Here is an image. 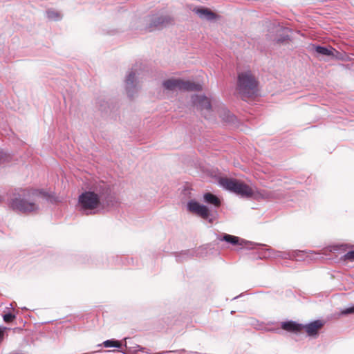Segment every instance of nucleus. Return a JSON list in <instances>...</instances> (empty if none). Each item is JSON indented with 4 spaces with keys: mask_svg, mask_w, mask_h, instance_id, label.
Instances as JSON below:
<instances>
[{
    "mask_svg": "<svg viewBox=\"0 0 354 354\" xmlns=\"http://www.w3.org/2000/svg\"><path fill=\"white\" fill-rule=\"evenodd\" d=\"M6 329V327H0V343L3 340L4 333Z\"/></svg>",
    "mask_w": 354,
    "mask_h": 354,
    "instance_id": "26",
    "label": "nucleus"
},
{
    "mask_svg": "<svg viewBox=\"0 0 354 354\" xmlns=\"http://www.w3.org/2000/svg\"><path fill=\"white\" fill-rule=\"evenodd\" d=\"M334 250H337V246L334 247Z\"/></svg>",
    "mask_w": 354,
    "mask_h": 354,
    "instance_id": "32",
    "label": "nucleus"
},
{
    "mask_svg": "<svg viewBox=\"0 0 354 354\" xmlns=\"http://www.w3.org/2000/svg\"><path fill=\"white\" fill-rule=\"evenodd\" d=\"M113 197L109 184L103 180H93L86 190L78 196L77 209L85 215H92L109 207Z\"/></svg>",
    "mask_w": 354,
    "mask_h": 354,
    "instance_id": "1",
    "label": "nucleus"
},
{
    "mask_svg": "<svg viewBox=\"0 0 354 354\" xmlns=\"http://www.w3.org/2000/svg\"><path fill=\"white\" fill-rule=\"evenodd\" d=\"M270 250H273V249L271 248H266V249L262 248L259 252V258L260 259L272 258V255L271 254L270 252H269Z\"/></svg>",
    "mask_w": 354,
    "mask_h": 354,
    "instance_id": "20",
    "label": "nucleus"
},
{
    "mask_svg": "<svg viewBox=\"0 0 354 354\" xmlns=\"http://www.w3.org/2000/svg\"><path fill=\"white\" fill-rule=\"evenodd\" d=\"M41 193L36 189H20L16 190L10 201V207L15 211L23 213L35 212L38 205L30 198Z\"/></svg>",
    "mask_w": 354,
    "mask_h": 354,
    "instance_id": "2",
    "label": "nucleus"
},
{
    "mask_svg": "<svg viewBox=\"0 0 354 354\" xmlns=\"http://www.w3.org/2000/svg\"><path fill=\"white\" fill-rule=\"evenodd\" d=\"M10 308H12V304H10Z\"/></svg>",
    "mask_w": 354,
    "mask_h": 354,
    "instance_id": "33",
    "label": "nucleus"
},
{
    "mask_svg": "<svg viewBox=\"0 0 354 354\" xmlns=\"http://www.w3.org/2000/svg\"><path fill=\"white\" fill-rule=\"evenodd\" d=\"M354 313V306L351 307L346 308L342 310L341 314L342 315H348V314H353Z\"/></svg>",
    "mask_w": 354,
    "mask_h": 354,
    "instance_id": "24",
    "label": "nucleus"
},
{
    "mask_svg": "<svg viewBox=\"0 0 354 354\" xmlns=\"http://www.w3.org/2000/svg\"><path fill=\"white\" fill-rule=\"evenodd\" d=\"M16 317V315L10 312H3V321L6 323L12 322Z\"/></svg>",
    "mask_w": 354,
    "mask_h": 354,
    "instance_id": "21",
    "label": "nucleus"
},
{
    "mask_svg": "<svg viewBox=\"0 0 354 354\" xmlns=\"http://www.w3.org/2000/svg\"><path fill=\"white\" fill-rule=\"evenodd\" d=\"M269 252L271 253L272 258L274 259H289L290 258V251H279L273 249V250H270Z\"/></svg>",
    "mask_w": 354,
    "mask_h": 354,
    "instance_id": "17",
    "label": "nucleus"
},
{
    "mask_svg": "<svg viewBox=\"0 0 354 354\" xmlns=\"http://www.w3.org/2000/svg\"><path fill=\"white\" fill-rule=\"evenodd\" d=\"M187 209L189 212L196 214L202 218L208 220L209 223H212L214 221L213 216L207 207L196 201H189L187 204Z\"/></svg>",
    "mask_w": 354,
    "mask_h": 354,
    "instance_id": "9",
    "label": "nucleus"
},
{
    "mask_svg": "<svg viewBox=\"0 0 354 354\" xmlns=\"http://www.w3.org/2000/svg\"><path fill=\"white\" fill-rule=\"evenodd\" d=\"M185 352H186L185 350L182 349V350H177V351H165V352H162V353H178L179 354H182V353H184ZM156 354H162V353H156Z\"/></svg>",
    "mask_w": 354,
    "mask_h": 354,
    "instance_id": "27",
    "label": "nucleus"
},
{
    "mask_svg": "<svg viewBox=\"0 0 354 354\" xmlns=\"http://www.w3.org/2000/svg\"><path fill=\"white\" fill-rule=\"evenodd\" d=\"M46 15L47 18L52 21H59L62 19L61 14L54 10H48L46 12Z\"/></svg>",
    "mask_w": 354,
    "mask_h": 354,
    "instance_id": "19",
    "label": "nucleus"
},
{
    "mask_svg": "<svg viewBox=\"0 0 354 354\" xmlns=\"http://www.w3.org/2000/svg\"><path fill=\"white\" fill-rule=\"evenodd\" d=\"M203 200L205 203L212 205L215 207H220L221 204V200L216 195L209 192L204 194Z\"/></svg>",
    "mask_w": 354,
    "mask_h": 354,
    "instance_id": "14",
    "label": "nucleus"
},
{
    "mask_svg": "<svg viewBox=\"0 0 354 354\" xmlns=\"http://www.w3.org/2000/svg\"><path fill=\"white\" fill-rule=\"evenodd\" d=\"M104 346L105 348H120L122 347V343L116 340L115 339H111L104 341L102 344H98L97 346Z\"/></svg>",
    "mask_w": 354,
    "mask_h": 354,
    "instance_id": "16",
    "label": "nucleus"
},
{
    "mask_svg": "<svg viewBox=\"0 0 354 354\" xmlns=\"http://www.w3.org/2000/svg\"><path fill=\"white\" fill-rule=\"evenodd\" d=\"M241 297V295L234 297V299H237V298H238V297Z\"/></svg>",
    "mask_w": 354,
    "mask_h": 354,
    "instance_id": "31",
    "label": "nucleus"
},
{
    "mask_svg": "<svg viewBox=\"0 0 354 354\" xmlns=\"http://www.w3.org/2000/svg\"><path fill=\"white\" fill-rule=\"evenodd\" d=\"M344 259L353 261H354V250L349 251L346 254H345L344 256Z\"/></svg>",
    "mask_w": 354,
    "mask_h": 354,
    "instance_id": "23",
    "label": "nucleus"
},
{
    "mask_svg": "<svg viewBox=\"0 0 354 354\" xmlns=\"http://www.w3.org/2000/svg\"><path fill=\"white\" fill-rule=\"evenodd\" d=\"M194 251L192 250H184L175 254L176 260L178 262H183L194 256Z\"/></svg>",
    "mask_w": 354,
    "mask_h": 354,
    "instance_id": "15",
    "label": "nucleus"
},
{
    "mask_svg": "<svg viewBox=\"0 0 354 354\" xmlns=\"http://www.w3.org/2000/svg\"><path fill=\"white\" fill-rule=\"evenodd\" d=\"M162 87L169 91H200L202 86L190 81H184L178 78H170L162 82Z\"/></svg>",
    "mask_w": 354,
    "mask_h": 354,
    "instance_id": "8",
    "label": "nucleus"
},
{
    "mask_svg": "<svg viewBox=\"0 0 354 354\" xmlns=\"http://www.w3.org/2000/svg\"><path fill=\"white\" fill-rule=\"evenodd\" d=\"M314 48H315V52L319 55H325V56L333 55V48L329 49L326 47L321 46H316L314 47Z\"/></svg>",
    "mask_w": 354,
    "mask_h": 354,
    "instance_id": "18",
    "label": "nucleus"
},
{
    "mask_svg": "<svg viewBox=\"0 0 354 354\" xmlns=\"http://www.w3.org/2000/svg\"><path fill=\"white\" fill-rule=\"evenodd\" d=\"M3 200V197L0 196V203L2 202Z\"/></svg>",
    "mask_w": 354,
    "mask_h": 354,
    "instance_id": "30",
    "label": "nucleus"
},
{
    "mask_svg": "<svg viewBox=\"0 0 354 354\" xmlns=\"http://www.w3.org/2000/svg\"><path fill=\"white\" fill-rule=\"evenodd\" d=\"M172 21V18L169 15L162 12L153 13L144 19L145 29L149 32L161 30L171 24Z\"/></svg>",
    "mask_w": 354,
    "mask_h": 354,
    "instance_id": "6",
    "label": "nucleus"
},
{
    "mask_svg": "<svg viewBox=\"0 0 354 354\" xmlns=\"http://www.w3.org/2000/svg\"><path fill=\"white\" fill-rule=\"evenodd\" d=\"M290 40V37L288 35H282L277 37L276 41L279 44H283L288 41Z\"/></svg>",
    "mask_w": 354,
    "mask_h": 354,
    "instance_id": "22",
    "label": "nucleus"
},
{
    "mask_svg": "<svg viewBox=\"0 0 354 354\" xmlns=\"http://www.w3.org/2000/svg\"><path fill=\"white\" fill-rule=\"evenodd\" d=\"M123 354H127L126 352L124 351H121Z\"/></svg>",
    "mask_w": 354,
    "mask_h": 354,
    "instance_id": "34",
    "label": "nucleus"
},
{
    "mask_svg": "<svg viewBox=\"0 0 354 354\" xmlns=\"http://www.w3.org/2000/svg\"><path fill=\"white\" fill-rule=\"evenodd\" d=\"M315 254L314 251H306V250H292L290 251V260L295 261H304L308 257V254Z\"/></svg>",
    "mask_w": 354,
    "mask_h": 354,
    "instance_id": "12",
    "label": "nucleus"
},
{
    "mask_svg": "<svg viewBox=\"0 0 354 354\" xmlns=\"http://www.w3.org/2000/svg\"><path fill=\"white\" fill-rule=\"evenodd\" d=\"M237 91L243 100H246L257 93V82L250 71L239 74Z\"/></svg>",
    "mask_w": 354,
    "mask_h": 354,
    "instance_id": "4",
    "label": "nucleus"
},
{
    "mask_svg": "<svg viewBox=\"0 0 354 354\" xmlns=\"http://www.w3.org/2000/svg\"><path fill=\"white\" fill-rule=\"evenodd\" d=\"M324 325V322L320 319L314 320L306 324H299L294 321H286L281 322V327L283 330L293 333L305 330L308 336L315 338L318 336L319 331Z\"/></svg>",
    "mask_w": 354,
    "mask_h": 354,
    "instance_id": "3",
    "label": "nucleus"
},
{
    "mask_svg": "<svg viewBox=\"0 0 354 354\" xmlns=\"http://www.w3.org/2000/svg\"><path fill=\"white\" fill-rule=\"evenodd\" d=\"M223 120L227 122H233L235 120V116L233 114L227 112L226 118H223Z\"/></svg>",
    "mask_w": 354,
    "mask_h": 354,
    "instance_id": "25",
    "label": "nucleus"
},
{
    "mask_svg": "<svg viewBox=\"0 0 354 354\" xmlns=\"http://www.w3.org/2000/svg\"><path fill=\"white\" fill-rule=\"evenodd\" d=\"M192 102L201 111L206 110L210 111L212 106L211 102L209 98L204 95H196L192 97Z\"/></svg>",
    "mask_w": 354,
    "mask_h": 354,
    "instance_id": "11",
    "label": "nucleus"
},
{
    "mask_svg": "<svg viewBox=\"0 0 354 354\" xmlns=\"http://www.w3.org/2000/svg\"><path fill=\"white\" fill-rule=\"evenodd\" d=\"M127 339H128V338H127V337H126V338H124V340L125 341V344H124V346H125V347H127Z\"/></svg>",
    "mask_w": 354,
    "mask_h": 354,
    "instance_id": "29",
    "label": "nucleus"
},
{
    "mask_svg": "<svg viewBox=\"0 0 354 354\" xmlns=\"http://www.w3.org/2000/svg\"><path fill=\"white\" fill-rule=\"evenodd\" d=\"M194 10L200 18L203 19L212 21L216 17L213 12L207 8H195Z\"/></svg>",
    "mask_w": 354,
    "mask_h": 354,
    "instance_id": "13",
    "label": "nucleus"
},
{
    "mask_svg": "<svg viewBox=\"0 0 354 354\" xmlns=\"http://www.w3.org/2000/svg\"><path fill=\"white\" fill-rule=\"evenodd\" d=\"M141 66H133L127 73L124 79V88L128 96L133 98L140 88V80L142 78Z\"/></svg>",
    "mask_w": 354,
    "mask_h": 354,
    "instance_id": "5",
    "label": "nucleus"
},
{
    "mask_svg": "<svg viewBox=\"0 0 354 354\" xmlns=\"http://www.w3.org/2000/svg\"><path fill=\"white\" fill-rule=\"evenodd\" d=\"M219 183L225 189L241 196V197L251 198L254 194V192L251 187L236 179L222 178Z\"/></svg>",
    "mask_w": 354,
    "mask_h": 354,
    "instance_id": "7",
    "label": "nucleus"
},
{
    "mask_svg": "<svg viewBox=\"0 0 354 354\" xmlns=\"http://www.w3.org/2000/svg\"><path fill=\"white\" fill-rule=\"evenodd\" d=\"M216 239L220 241H225L232 245H237L241 248H254V243H249L238 236L223 233L216 235Z\"/></svg>",
    "mask_w": 354,
    "mask_h": 354,
    "instance_id": "10",
    "label": "nucleus"
},
{
    "mask_svg": "<svg viewBox=\"0 0 354 354\" xmlns=\"http://www.w3.org/2000/svg\"><path fill=\"white\" fill-rule=\"evenodd\" d=\"M143 349L144 348L142 347H141L140 346L136 345V349L134 350V351L136 352V351H142Z\"/></svg>",
    "mask_w": 354,
    "mask_h": 354,
    "instance_id": "28",
    "label": "nucleus"
}]
</instances>
